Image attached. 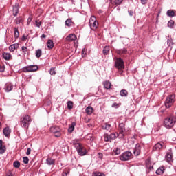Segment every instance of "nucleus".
<instances>
[{
    "label": "nucleus",
    "instance_id": "f257e3e1",
    "mask_svg": "<svg viewBox=\"0 0 176 176\" xmlns=\"http://www.w3.org/2000/svg\"><path fill=\"white\" fill-rule=\"evenodd\" d=\"M32 122V120L31 119V117L30 116H23L20 119V126L21 127H23V129H28Z\"/></svg>",
    "mask_w": 176,
    "mask_h": 176
},
{
    "label": "nucleus",
    "instance_id": "f03ea898",
    "mask_svg": "<svg viewBox=\"0 0 176 176\" xmlns=\"http://www.w3.org/2000/svg\"><path fill=\"white\" fill-rule=\"evenodd\" d=\"M176 123V118L174 116H169L164 119V126L166 129H173Z\"/></svg>",
    "mask_w": 176,
    "mask_h": 176
},
{
    "label": "nucleus",
    "instance_id": "7ed1b4c3",
    "mask_svg": "<svg viewBox=\"0 0 176 176\" xmlns=\"http://www.w3.org/2000/svg\"><path fill=\"white\" fill-rule=\"evenodd\" d=\"M74 146L77 151L78 155L80 156H85L87 153V150L80 143H75Z\"/></svg>",
    "mask_w": 176,
    "mask_h": 176
},
{
    "label": "nucleus",
    "instance_id": "20e7f679",
    "mask_svg": "<svg viewBox=\"0 0 176 176\" xmlns=\"http://www.w3.org/2000/svg\"><path fill=\"white\" fill-rule=\"evenodd\" d=\"M119 137V135H116V133H111L110 135L108 133H105L104 135V141L105 142H112L113 140H116Z\"/></svg>",
    "mask_w": 176,
    "mask_h": 176
},
{
    "label": "nucleus",
    "instance_id": "39448f33",
    "mask_svg": "<svg viewBox=\"0 0 176 176\" xmlns=\"http://www.w3.org/2000/svg\"><path fill=\"white\" fill-rule=\"evenodd\" d=\"M175 101V95H169L165 101V107L166 108H170L174 102Z\"/></svg>",
    "mask_w": 176,
    "mask_h": 176
},
{
    "label": "nucleus",
    "instance_id": "423d86ee",
    "mask_svg": "<svg viewBox=\"0 0 176 176\" xmlns=\"http://www.w3.org/2000/svg\"><path fill=\"white\" fill-rule=\"evenodd\" d=\"M89 25L94 31L97 30L98 28V22L97 21V19H96L95 16H91L89 19Z\"/></svg>",
    "mask_w": 176,
    "mask_h": 176
},
{
    "label": "nucleus",
    "instance_id": "0eeeda50",
    "mask_svg": "<svg viewBox=\"0 0 176 176\" xmlns=\"http://www.w3.org/2000/svg\"><path fill=\"white\" fill-rule=\"evenodd\" d=\"M131 152L126 151L120 155V160L122 162H127L131 160Z\"/></svg>",
    "mask_w": 176,
    "mask_h": 176
},
{
    "label": "nucleus",
    "instance_id": "6e6552de",
    "mask_svg": "<svg viewBox=\"0 0 176 176\" xmlns=\"http://www.w3.org/2000/svg\"><path fill=\"white\" fill-rule=\"evenodd\" d=\"M115 67L118 69H123L124 68V62L121 58H116L115 59Z\"/></svg>",
    "mask_w": 176,
    "mask_h": 176
},
{
    "label": "nucleus",
    "instance_id": "1a4fd4ad",
    "mask_svg": "<svg viewBox=\"0 0 176 176\" xmlns=\"http://www.w3.org/2000/svg\"><path fill=\"white\" fill-rule=\"evenodd\" d=\"M39 67L36 65H28L23 67V72H35Z\"/></svg>",
    "mask_w": 176,
    "mask_h": 176
},
{
    "label": "nucleus",
    "instance_id": "9d476101",
    "mask_svg": "<svg viewBox=\"0 0 176 176\" xmlns=\"http://www.w3.org/2000/svg\"><path fill=\"white\" fill-rule=\"evenodd\" d=\"M51 133L55 134L54 135L57 138L61 137V129L58 126H54L50 128Z\"/></svg>",
    "mask_w": 176,
    "mask_h": 176
},
{
    "label": "nucleus",
    "instance_id": "9b49d317",
    "mask_svg": "<svg viewBox=\"0 0 176 176\" xmlns=\"http://www.w3.org/2000/svg\"><path fill=\"white\" fill-rule=\"evenodd\" d=\"M4 90L6 93H9L13 90V84L12 82H7L4 86Z\"/></svg>",
    "mask_w": 176,
    "mask_h": 176
},
{
    "label": "nucleus",
    "instance_id": "f8f14e48",
    "mask_svg": "<svg viewBox=\"0 0 176 176\" xmlns=\"http://www.w3.org/2000/svg\"><path fill=\"white\" fill-rule=\"evenodd\" d=\"M133 153L135 156H139L140 153H141V145L140 144H136L133 150Z\"/></svg>",
    "mask_w": 176,
    "mask_h": 176
},
{
    "label": "nucleus",
    "instance_id": "ddd939ff",
    "mask_svg": "<svg viewBox=\"0 0 176 176\" xmlns=\"http://www.w3.org/2000/svg\"><path fill=\"white\" fill-rule=\"evenodd\" d=\"M119 131H120V134H121L122 137H124V133H126V127L124 126V123H120L119 124Z\"/></svg>",
    "mask_w": 176,
    "mask_h": 176
},
{
    "label": "nucleus",
    "instance_id": "4468645a",
    "mask_svg": "<svg viewBox=\"0 0 176 176\" xmlns=\"http://www.w3.org/2000/svg\"><path fill=\"white\" fill-rule=\"evenodd\" d=\"M163 145H164L163 142L157 143L153 147V151H160L163 148Z\"/></svg>",
    "mask_w": 176,
    "mask_h": 176
},
{
    "label": "nucleus",
    "instance_id": "2eb2a0df",
    "mask_svg": "<svg viewBox=\"0 0 176 176\" xmlns=\"http://www.w3.org/2000/svg\"><path fill=\"white\" fill-rule=\"evenodd\" d=\"M67 42H72V41H76V35L75 34H70L66 37Z\"/></svg>",
    "mask_w": 176,
    "mask_h": 176
},
{
    "label": "nucleus",
    "instance_id": "dca6fc26",
    "mask_svg": "<svg viewBox=\"0 0 176 176\" xmlns=\"http://www.w3.org/2000/svg\"><path fill=\"white\" fill-rule=\"evenodd\" d=\"M102 130H107V131H111L112 130V126L111 124L104 123L102 125Z\"/></svg>",
    "mask_w": 176,
    "mask_h": 176
},
{
    "label": "nucleus",
    "instance_id": "f3484780",
    "mask_svg": "<svg viewBox=\"0 0 176 176\" xmlns=\"http://www.w3.org/2000/svg\"><path fill=\"white\" fill-rule=\"evenodd\" d=\"M3 133L5 135V137H7V138H8L10 137V133H12V131L10 130V128L7 126V127L3 129Z\"/></svg>",
    "mask_w": 176,
    "mask_h": 176
},
{
    "label": "nucleus",
    "instance_id": "a211bd4d",
    "mask_svg": "<svg viewBox=\"0 0 176 176\" xmlns=\"http://www.w3.org/2000/svg\"><path fill=\"white\" fill-rule=\"evenodd\" d=\"M19 6L18 3L15 4V6H13V10H12L13 16H17V14H19Z\"/></svg>",
    "mask_w": 176,
    "mask_h": 176
},
{
    "label": "nucleus",
    "instance_id": "6ab92c4d",
    "mask_svg": "<svg viewBox=\"0 0 176 176\" xmlns=\"http://www.w3.org/2000/svg\"><path fill=\"white\" fill-rule=\"evenodd\" d=\"M3 141L0 140V155H3L5 152H6V146L2 145Z\"/></svg>",
    "mask_w": 176,
    "mask_h": 176
},
{
    "label": "nucleus",
    "instance_id": "aec40b11",
    "mask_svg": "<svg viewBox=\"0 0 176 176\" xmlns=\"http://www.w3.org/2000/svg\"><path fill=\"white\" fill-rule=\"evenodd\" d=\"M16 49H19V43H14L9 46L10 52H14Z\"/></svg>",
    "mask_w": 176,
    "mask_h": 176
},
{
    "label": "nucleus",
    "instance_id": "412c9836",
    "mask_svg": "<svg viewBox=\"0 0 176 176\" xmlns=\"http://www.w3.org/2000/svg\"><path fill=\"white\" fill-rule=\"evenodd\" d=\"M75 126H76V123L75 122H73L71 125L69 126L68 132L72 133L74 130H75Z\"/></svg>",
    "mask_w": 176,
    "mask_h": 176
},
{
    "label": "nucleus",
    "instance_id": "4be33fe9",
    "mask_svg": "<svg viewBox=\"0 0 176 176\" xmlns=\"http://www.w3.org/2000/svg\"><path fill=\"white\" fill-rule=\"evenodd\" d=\"M47 47L48 49H53V47H54V43H53V41L48 40L47 42Z\"/></svg>",
    "mask_w": 176,
    "mask_h": 176
},
{
    "label": "nucleus",
    "instance_id": "5701e85b",
    "mask_svg": "<svg viewBox=\"0 0 176 176\" xmlns=\"http://www.w3.org/2000/svg\"><path fill=\"white\" fill-rule=\"evenodd\" d=\"M117 53L118 54H120L121 56H123V54H127V49L123 48V49L118 50L117 51Z\"/></svg>",
    "mask_w": 176,
    "mask_h": 176
},
{
    "label": "nucleus",
    "instance_id": "b1692460",
    "mask_svg": "<svg viewBox=\"0 0 176 176\" xmlns=\"http://www.w3.org/2000/svg\"><path fill=\"white\" fill-rule=\"evenodd\" d=\"M164 173V167L161 166L156 170V174L157 175H162V174Z\"/></svg>",
    "mask_w": 176,
    "mask_h": 176
},
{
    "label": "nucleus",
    "instance_id": "393cba45",
    "mask_svg": "<svg viewBox=\"0 0 176 176\" xmlns=\"http://www.w3.org/2000/svg\"><path fill=\"white\" fill-rule=\"evenodd\" d=\"M72 24H74V22H72V19L69 18L65 21L66 27H72Z\"/></svg>",
    "mask_w": 176,
    "mask_h": 176
},
{
    "label": "nucleus",
    "instance_id": "a878e982",
    "mask_svg": "<svg viewBox=\"0 0 176 176\" xmlns=\"http://www.w3.org/2000/svg\"><path fill=\"white\" fill-rule=\"evenodd\" d=\"M3 57L4 60H10V58L12 57V54H10V53L4 52L3 54Z\"/></svg>",
    "mask_w": 176,
    "mask_h": 176
},
{
    "label": "nucleus",
    "instance_id": "bb28decb",
    "mask_svg": "<svg viewBox=\"0 0 176 176\" xmlns=\"http://www.w3.org/2000/svg\"><path fill=\"white\" fill-rule=\"evenodd\" d=\"M104 85V87L107 89V90H109V89H111V86H112V85L111 84V82L109 81H105L103 82Z\"/></svg>",
    "mask_w": 176,
    "mask_h": 176
},
{
    "label": "nucleus",
    "instance_id": "cd10ccee",
    "mask_svg": "<svg viewBox=\"0 0 176 176\" xmlns=\"http://www.w3.org/2000/svg\"><path fill=\"white\" fill-rule=\"evenodd\" d=\"M14 36L15 39H17V38H19V36H20V33L19 32V28H14Z\"/></svg>",
    "mask_w": 176,
    "mask_h": 176
},
{
    "label": "nucleus",
    "instance_id": "c85d7f7f",
    "mask_svg": "<svg viewBox=\"0 0 176 176\" xmlns=\"http://www.w3.org/2000/svg\"><path fill=\"white\" fill-rule=\"evenodd\" d=\"M46 163L48 166H53V164H54L55 163V161L52 158H47L46 160Z\"/></svg>",
    "mask_w": 176,
    "mask_h": 176
},
{
    "label": "nucleus",
    "instance_id": "c756f323",
    "mask_svg": "<svg viewBox=\"0 0 176 176\" xmlns=\"http://www.w3.org/2000/svg\"><path fill=\"white\" fill-rule=\"evenodd\" d=\"M110 2L113 5H121L123 0H110Z\"/></svg>",
    "mask_w": 176,
    "mask_h": 176
},
{
    "label": "nucleus",
    "instance_id": "7c9ffc66",
    "mask_svg": "<svg viewBox=\"0 0 176 176\" xmlns=\"http://www.w3.org/2000/svg\"><path fill=\"white\" fill-rule=\"evenodd\" d=\"M128 94H129V92H127V90L126 89H122L120 91L121 97H127Z\"/></svg>",
    "mask_w": 176,
    "mask_h": 176
},
{
    "label": "nucleus",
    "instance_id": "2f4dec72",
    "mask_svg": "<svg viewBox=\"0 0 176 176\" xmlns=\"http://www.w3.org/2000/svg\"><path fill=\"white\" fill-rule=\"evenodd\" d=\"M86 113L87 115H91L93 113V107L89 106L88 107L86 108Z\"/></svg>",
    "mask_w": 176,
    "mask_h": 176
},
{
    "label": "nucleus",
    "instance_id": "473e14b6",
    "mask_svg": "<svg viewBox=\"0 0 176 176\" xmlns=\"http://www.w3.org/2000/svg\"><path fill=\"white\" fill-rule=\"evenodd\" d=\"M167 16H168V17H174L175 16V12H174L173 10H168Z\"/></svg>",
    "mask_w": 176,
    "mask_h": 176
},
{
    "label": "nucleus",
    "instance_id": "72a5a7b5",
    "mask_svg": "<svg viewBox=\"0 0 176 176\" xmlns=\"http://www.w3.org/2000/svg\"><path fill=\"white\" fill-rule=\"evenodd\" d=\"M165 157L168 163H170V162L173 160V155H171V154H167Z\"/></svg>",
    "mask_w": 176,
    "mask_h": 176
},
{
    "label": "nucleus",
    "instance_id": "f704fd0d",
    "mask_svg": "<svg viewBox=\"0 0 176 176\" xmlns=\"http://www.w3.org/2000/svg\"><path fill=\"white\" fill-rule=\"evenodd\" d=\"M35 54H36V57L37 58H39V57H41V56H42V50H41V49L37 50L36 51Z\"/></svg>",
    "mask_w": 176,
    "mask_h": 176
},
{
    "label": "nucleus",
    "instance_id": "c9c22d12",
    "mask_svg": "<svg viewBox=\"0 0 176 176\" xmlns=\"http://www.w3.org/2000/svg\"><path fill=\"white\" fill-rule=\"evenodd\" d=\"M14 23L16 24H20L21 23H23V18L21 16H18L15 20Z\"/></svg>",
    "mask_w": 176,
    "mask_h": 176
},
{
    "label": "nucleus",
    "instance_id": "e433bc0d",
    "mask_svg": "<svg viewBox=\"0 0 176 176\" xmlns=\"http://www.w3.org/2000/svg\"><path fill=\"white\" fill-rule=\"evenodd\" d=\"M72 108H74V102H72V101H68L67 102V109H69V111H71V109H72Z\"/></svg>",
    "mask_w": 176,
    "mask_h": 176
},
{
    "label": "nucleus",
    "instance_id": "4c0bfd02",
    "mask_svg": "<svg viewBox=\"0 0 176 176\" xmlns=\"http://www.w3.org/2000/svg\"><path fill=\"white\" fill-rule=\"evenodd\" d=\"M92 176H106L104 173H100V172H94L92 174Z\"/></svg>",
    "mask_w": 176,
    "mask_h": 176
},
{
    "label": "nucleus",
    "instance_id": "58836bf2",
    "mask_svg": "<svg viewBox=\"0 0 176 176\" xmlns=\"http://www.w3.org/2000/svg\"><path fill=\"white\" fill-rule=\"evenodd\" d=\"M113 152L115 153V155H120V147H116L113 149Z\"/></svg>",
    "mask_w": 176,
    "mask_h": 176
},
{
    "label": "nucleus",
    "instance_id": "ea45409f",
    "mask_svg": "<svg viewBox=\"0 0 176 176\" xmlns=\"http://www.w3.org/2000/svg\"><path fill=\"white\" fill-rule=\"evenodd\" d=\"M109 53V47L106 46L103 49V54L107 55Z\"/></svg>",
    "mask_w": 176,
    "mask_h": 176
},
{
    "label": "nucleus",
    "instance_id": "a19ab883",
    "mask_svg": "<svg viewBox=\"0 0 176 176\" xmlns=\"http://www.w3.org/2000/svg\"><path fill=\"white\" fill-rule=\"evenodd\" d=\"M5 64L1 63L0 64V72H5V69H6Z\"/></svg>",
    "mask_w": 176,
    "mask_h": 176
},
{
    "label": "nucleus",
    "instance_id": "79ce46f5",
    "mask_svg": "<svg viewBox=\"0 0 176 176\" xmlns=\"http://www.w3.org/2000/svg\"><path fill=\"white\" fill-rule=\"evenodd\" d=\"M13 166L14 167H15V168H19V167H20V162L19 161L14 162Z\"/></svg>",
    "mask_w": 176,
    "mask_h": 176
},
{
    "label": "nucleus",
    "instance_id": "37998d69",
    "mask_svg": "<svg viewBox=\"0 0 176 176\" xmlns=\"http://www.w3.org/2000/svg\"><path fill=\"white\" fill-rule=\"evenodd\" d=\"M168 27H170V28H173L174 27V21L170 20L168 22Z\"/></svg>",
    "mask_w": 176,
    "mask_h": 176
},
{
    "label": "nucleus",
    "instance_id": "c03bdc74",
    "mask_svg": "<svg viewBox=\"0 0 176 176\" xmlns=\"http://www.w3.org/2000/svg\"><path fill=\"white\" fill-rule=\"evenodd\" d=\"M167 45L169 46H173V45H174V43L173 42V38H168L167 40Z\"/></svg>",
    "mask_w": 176,
    "mask_h": 176
},
{
    "label": "nucleus",
    "instance_id": "a18cd8bd",
    "mask_svg": "<svg viewBox=\"0 0 176 176\" xmlns=\"http://www.w3.org/2000/svg\"><path fill=\"white\" fill-rule=\"evenodd\" d=\"M23 163L25 164H28V162H30V159L28 158V157H23Z\"/></svg>",
    "mask_w": 176,
    "mask_h": 176
},
{
    "label": "nucleus",
    "instance_id": "49530a36",
    "mask_svg": "<svg viewBox=\"0 0 176 176\" xmlns=\"http://www.w3.org/2000/svg\"><path fill=\"white\" fill-rule=\"evenodd\" d=\"M50 75H56V70L54 69V67H52L50 70Z\"/></svg>",
    "mask_w": 176,
    "mask_h": 176
},
{
    "label": "nucleus",
    "instance_id": "de8ad7c7",
    "mask_svg": "<svg viewBox=\"0 0 176 176\" xmlns=\"http://www.w3.org/2000/svg\"><path fill=\"white\" fill-rule=\"evenodd\" d=\"M35 23H36V26H37L38 28L42 25L41 21L38 22V21H36Z\"/></svg>",
    "mask_w": 176,
    "mask_h": 176
},
{
    "label": "nucleus",
    "instance_id": "09e8293b",
    "mask_svg": "<svg viewBox=\"0 0 176 176\" xmlns=\"http://www.w3.org/2000/svg\"><path fill=\"white\" fill-rule=\"evenodd\" d=\"M27 39H28V35H23L22 37H21V41H27Z\"/></svg>",
    "mask_w": 176,
    "mask_h": 176
},
{
    "label": "nucleus",
    "instance_id": "8fccbe9b",
    "mask_svg": "<svg viewBox=\"0 0 176 176\" xmlns=\"http://www.w3.org/2000/svg\"><path fill=\"white\" fill-rule=\"evenodd\" d=\"M112 108H118L119 107V104L114 102L113 103V104L111 105Z\"/></svg>",
    "mask_w": 176,
    "mask_h": 176
},
{
    "label": "nucleus",
    "instance_id": "3c124183",
    "mask_svg": "<svg viewBox=\"0 0 176 176\" xmlns=\"http://www.w3.org/2000/svg\"><path fill=\"white\" fill-rule=\"evenodd\" d=\"M26 155L27 156H28L29 155H31V148H28L27 149Z\"/></svg>",
    "mask_w": 176,
    "mask_h": 176
},
{
    "label": "nucleus",
    "instance_id": "603ef678",
    "mask_svg": "<svg viewBox=\"0 0 176 176\" xmlns=\"http://www.w3.org/2000/svg\"><path fill=\"white\" fill-rule=\"evenodd\" d=\"M21 49H22V52L25 54V52H27L28 50L27 47L25 46H22Z\"/></svg>",
    "mask_w": 176,
    "mask_h": 176
},
{
    "label": "nucleus",
    "instance_id": "864d4df0",
    "mask_svg": "<svg viewBox=\"0 0 176 176\" xmlns=\"http://www.w3.org/2000/svg\"><path fill=\"white\" fill-rule=\"evenodd\" d=\"M69 168H65L63 172H65V174H67L68 175V174H69Z\"/></svg>",
    "mask_w": 176,
    "mask_h": 176
},
{
    "label": "nucleus",
    "instance_id": "5fc2aeb1",
    "mask_svg": "<svg viewBox=\"0 0 176 176\" xmlns=\"http://www.w3.org/2000/svg\"><path fill=\"white\" fill-rule=\"evenodd\" d=\"M148 0H141L142 5H146Z\"/></svg>",
    "mask_w": 176,
    "mask_h": 176
},
{
    "label": "nucleus",
    "instance_id": "6e6d98bb",
    "mask_svg": "<svg viewBox=\"0 0 176 176\" xmlns=\"http://www.w3.org/2000/svg\"><path fill=\"white\" fill-rule=\"evenodd\" d=\"M98 159H102V157H103L102 153H98Z\"/></svg>",
    "mask_w": 176,
    "mask_h": 176
},
{
    "label": "nucleus",
    "instance_id": "4d7b16f0",
    "mask_svg": "<svg viewBox=\"0 0 176 176\" xmlns=\"http://www.w3.org/2000/svg\"><path fill=\"white\" fill-rule=\"evenodd\" d=\"M128 13L129 16H133L134 14V12L133 11H128Z\"/></svg>",
    "mask_w": 176,
    "mask_h": 176
},
{
    "label": "nucleus",
    "instance_id": "13d9d810",
    "mask_svg": "<svg viewBox=\"0 0 176 176\" xmlns=\"http://www.w3.org/2000/svg\"><path fill=\"white\" fill-rule=\"evenodd\" d=\"M6 176H14V175L12 174V172H8Z\"/></svg>",
    "mask_w": 176,
    "mask_h": 176
},
{
    "label": "nucleus",
    "instance_id": "bf43d9fd",
    "mask_svg": "<svg viewBox=\"0 0 176 176\" xmlns=\"http://www.w3.org/2000/svg\"><path fill=\"white\" fill-rule=\"evenodd\" d=\"M67 175L65 173V172H63V173H62V176H67Z\"/></svg>",
    "mask_w": 176,
    "mask_h": 176
},
{
    "label": "nucleus",
    "instance_id": "052dcab7",
    "mask_svg": "<svg viewBox=\"0 0 176 176\" xmlns=\"http://www.w3.org/2000/svg\"><path fill=\"white\" fill-rule=\"evenodd\" d=\"M41 38H46V34H42Z\"/></svg>",
    "mask_w": 176,
    "mask_h": 176
},
{
    "label": "nucleus",
    "instance_id": "680f3d73",
    "mask_svg": "<svg viewBox=\"0 0 176 176\" xmlns=\"http://www.w3.org/2000/svg\"><path fill=\"white\" fill-rule=\"evenodd\" d=\"M153 168V166L150 167V170H152Z\"/></svg>",
    "mask_w": 176,
    "mask_h": 176
}]
</instances>
